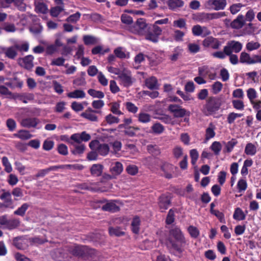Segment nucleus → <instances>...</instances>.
I'll return each mask as SVG.
<instances>
[{
  "instance_id": "29",
  "label": "nucleus",
  "mask_w": 261,
  "mask_h": 261,
  "mask_svg": "<svg viewBox=\"0 0 261 261\" xmlns=\"http://www.w3.org/2000/svg\"><path fill=\"white\" fill-rule=\"evenodd\" d=\"M240 61L242 63H246L247 64H252L255 63L254 59H252L249 54L245 52H242L241 54Z\"/></svg>"
},
{
  "instance_id": "36",
  "label": "nucleus",
  "mask_w": 261,
  "mask_h": 261,
  "mask_svg": "<svg viewBox=\"0 0 261 261\" xmlns=\"http://www.w3.org/2000/svg\"><path fill=\"white\" fill-rule=\"evenodd\" d=\"M65 10L64 5L56 6L49 10L50 14L52 17H57L59 14Z\"/></svg>"
},
{
  "instance_id": "15",
  "label": "nucleus",
  "mask_w": 261,
  "mask_h": 261,
  "mask_svg": "<svg viewBox=\"0 0 261 261\" xmlns=\"http://www.w3.org/2000/svg\"><path fill=\"white\" fill-rule=\"evenodd\" d=\"M86 246H75L69 248V252L74 256L85 257Z\"/></svg>"
},
{
  "instance_id": "2",
  "label": "nucleus",
  "mask_w": 261,
  "mask_h": 261,
  "mask_svg": "<svg viewBox=\"0 0 261 261\" xmlns=\"http://www.w3.org/2000/svg\"><path fill=\"white\" fill-rule=\"evenodd\" d=\"M221 106L219 99L215 97H209L202 109L203 113L206 116L211 115L217 111Z\"/></svg>"
},
{
  "instance_id": "46",
  "label": "nucleus",
  "mask_w": 261,
  "mask_h": 261,
  "mask_svg": "<svg viewBox=\"0 0 261 261\" xmlns=\"http://www.w3.org/2000/svg\"><path fill=\"white\" fill-rule=\"evenodd\" d=\"M188 49L189 51L191 54H196L199 51L200 46L195 43H189L188 44Z\"/></svg>"
},
{
  "instance_id": "33",
  "label": "nucleus",
  "mask_w": 261,
  "mask_h": 261,
  "mask_svg": "<svg viewBox=\"0 0 261 261\" xmlns=\"http://www.w3.org/2000/svg\"><path fill=\"white\" fill-rule=\"evenodd\" d=\"M34 95L33 93H23L17 94V99L22 101L23 102L26 103L29 101L33 100Z\"/></svg>"
},
{
  "instance_id": "39",
  "label": "nucleus",
  "mask_w": 261,
  "mask_h": 261,
  "mask_svg": "<svg viewBox=\"0 0 261 261\" xmlns=\"http://www.w3.org/2000/svg\"><path fill=\"white\" fill-rule=\"evenodd\" d=\"M216 127L212 123H210L205 130V139L209 140L215 137Z\"/></svg>"
},
{
  "instance_id": "11",
  "label": "nucleus",
  "mask_w": 261,
  "mask_h": 261,
  "mask_svg": "<svg viewBox=\"0 0 261 261\" xmlns=\"http://www.w3.org/2000/svg\"><path fill=\"white\" fill-rule=\"evenodd\" d=\"M192 33L194 36L205 37L211 34V31L205 26L200 25H194L192 29Z\"/></svg>"
},
{
  "instance_id": "50",
  "label": "nucleus",
  "mask_w": 261,
  "mask_h": 261,
  "mask_svg": "<svg viewBox=\"0 0 261 261\" xmlns=\"http://www.w3.org/2000/svg\"><path fill=\"white\" fill-rule=\"evenodd\" d=\"M216 155H218L222 149V145L219 142H214L210 147Z\"/></svg>"
},
{
  "instance_id": "9",
  "label": "nucleus",
  "mask_w": 261,
  "mask_h": 261,
  "mask_svg": "<svg viewBox=\"0 0 261 261\" xmlns=\"http://www.w3.org/2000/svg\"><path fill=\"white\" fill-rule=\"evenodd\" d=\"M202 45L205 47H211L214 49H218L221 46V43L218 39L210 36L203 40Z\"/></svg>"
},
{
  "instance_id": "27",
  "label": "nucleus",
  "mask_w": 261,
  "mask_h": 261,
  "mask_svg": "<svg viewBox=\"0 0 261 261\" xmlns=\"http://www.w3.org/2000/svg\"><path fill=\"white\" fill-rule=\"evenodd\" d=\"M103 169V167L101 164H93L90 169L91 173L94 176H99L101 174Z\"/></svg>"
},
{
  "instance_id": "32",
  "label": "nucleus",
  "mask_w": 261,
  "mask_h": 261,
  "mask_svg": "<svg viewBox=\"0 0 261 261\" xmlns=\"http://www.w3.org/2000/svg\"><path fill=\"white\" fill-rule=\"evenodd\" d=\"M0 198L4 200V202L6 203V207H12V200L11 198V194L9 192H4L0 196Z\"/></svg>"
},
{
  "instance_id": "34",
  "label": "nucleus",
  "mask_w": 261,
  "mask_h": 261,
  "mask_svg": "<svg viewBox=\"0 0 261 261\" xmlns=\"http://www.w3.org/2000/svg\"><path fill=\"white\" fill-rule=\"evenodd\" d=\"M145 85L150 89H157L158 88V80L154 76H151L147 79L145 81Z\"/></svg>"
},
{
  "instance_id": "22",
  "label": "nucleus",
  "mask_w": 261,
  "mask_h": 261,
  "mask_svg": "<svg viewBox=\"0 0 261 261\" xmlns=\"http://www.w3.org/2000/svg\"><path fill=\"white\" fill-rule=\"evenodd\" d=\"M71 145L73 148L71 151L74 155H80L83 153L86 148L85 145L83 143L75 144L72 143Z\"/></svg>"
},
{
  "instance_id": "7",
  "label": "nucleus",
  "mask_w": 261,
  "mask_h": 261,
  "mask_svg": "<svg viewBox=\"0 0 261 261\" xmlns=\"http://www.w3.org/2000/svg\"><path fill=\"white\" fill-rule=\"evenodd\" d=\"M226 5V0H208L204 4L207 9L216 11L224 10Z\"/></svg>"
},
{
  "instance_id": "8",
  "label": "nucleus",
  "mask_w": 261,
  "mask_h": 261,
  "mask_svg": "<svg viewBox=\"0 0 261 261\" xmlns=\"http://www.w3.org/2000/svg\"><path fill=\"white\" fill-rule=\"evenodd\" d=\"M242 44L236 41H230L227 42V45L224 47L223 50L226 55H230L232 52L238 53L242 48Z\"/></svg>"
},
{
  "instance_id": "28",
  "label": "nucleus",
  "mask_w": 261,
  "mask_h": 261,
  "mask_svg": "<svg viewBox=\"0 0 261 261\" xmlns=\"http://www.w3.org/2000/svg\"><path fill=\"white\" fill-rule=\"evenodd\" d=\"M34 57L32 55H28L22 59V65L27 69L30 70L33 67Z\"/></svg>"
},
{
  "instance_id": "45",
  "label": "nucleus",
  "mask_w": 261,
  "mask_h": 261,
  "mask_svg": "<svg viewBox=\"0 0 261 261\" xmlns=\"http://www.w3.org/2000/svg\"><path fill=\"white\" fill-rule=\"evenodd\" d=\"M145 39L152 42L156 43L159 40V37L150 30L145 34Z\"/></svg>"
},
{
  "instance_id": "26",
  "label": "nucleus",
  "mask_w": 261,
  "mask_h": 261,
  "mask_svg": "<svg viewBox=\"0 0 261 261\" xmlns=\"http://www.w3.org/2000/svg\"><path fill=\"white\" fill-rule=\"evenodd\" d=\"M67 96L70 98H84L86 93L83 90L77 89L67 93Z\"/></svg>"
},
{
  "instance_id": "57",
  "label": "nucleus",
  "mask_w": 261,
  "mask_h": 261,
  "mask_svg": "<svg viewBox=\"0 0 261 261\" xmlns=\"http://www.w3.org/2000/svg\"><path fill=\"white\" fill-rule=\"evenodd\" d=\"M190 157L191 158V163L193 165H195L199 157V153L195 149H192L190 152Z\"/></svg>"
},
{
  "instance_id": "4",
  "label": "nucleus",
  "mask_w": 261,
  "mask_h": 261,
  "mask_svg": "<svg viewBox=\"0 0 261 261\" xmlns=\"http://www.w3.org/2000/svg\"><path fill=\"white\" fill-rule=\"evenodd\" d=\"M89 147L91 150H95L98 154L105 156L107 155L109 152V146L107 144H100L99 142L97 140H93L89 143Z\"/></svg>"
},
{
  "instance_id": "25",
  "label": "nucleus",
  "mask_w": 261,
  "mask_h": 261,
  "mask_svg": "<svg viewBox=\"0 0 261 261\" xmlns=\"http://www.w3.org/2000/svg\"><path fill=\"white\" fill-rule=\"evenodd\" d=\"M119 209V207L113 201H107L102 206V210L112 212L118 211Z\"/></svg>"
},
{
  "instance_id": "59",
  "label": "nucleus",
  "mask_w": 261,
  "mask_h": 261,
  "mask_svg": "<svg viewBox=\"0 0 261 261\" xmlns=\"http://www.w3.org/2000/svg\"><path fill=\"white\" fill-rule=\"evenodd\" d=\"M173 26L180 29L185 28L186 26V20L183 18L174 20L173 22Z\"/></svg>"
},
{
  "instance_id": "41",
  "label": "nucleus",
  "mask_w": 261,
  "mask_h": 261,
  "mask_svg": "<svg viewBox=\"0 0 261 261\" xmlns=\"http://www.w3.org/2000/svg\"><path fill=\"white\" fill-rule=\"evenodd\" d=\"M233 218L234 219L239 221L244 220L246 218V216L243 211L240 208L238 207L234 211Z\"/></svg>"
},
{
  "instance_id": "64",
  "label": "nucleus",
  "mask_w": 261,
  "mask_h": 261,
  "mask_svg": "<svg viewBox=\"0 0 261 261\" xmlns=\"http://www.w3.org/2000/svg\"><path fill=\"white\" fill-rule=\"evenodd\" d=\"M97 79L99 83L103 86L108 85V80L101 71H100L97 75Z\"/></svg>"
},
{
  "instance_id": "53",
  "label": "nucleus",
  "mask_w": 261,
  "mask_h": 261,
  "mask_svg": "<svg viewBox=\"0 0 261 261\" xmlns=\"http://www.w3.org/2000/svg\"><path fill=\"white\" fill-rule=\"evenodd\" d=\"M153 132L156 134H161L164 130V127L159 123H156L151 126Z\"/></svg>"
},
{
  "instance_id": "62",
  "label": "nucleus",
  "mask_w": 261,
  "mask_h": 261,
  "mask_svg": "<svg viewBox=\"0 0 261 261\" xmlns=\"http://www.w3.org/2000/svg\"><path fill=\"white\" fill-rule=\"evenodd\" d=\"M243 116L242 114L235 113L234 112L230 113L227 117V122L229 124L232 123L236 118L241 117Z\"/></svg>"
},
{
  "instance_id": "63",
  "label": "nucleus",
  "mask_w": 261,
  "mask_h": 261,
  "mask_svg": "<svg viewBox=\"0 0 261 261\" xmlns=\"http://www.w3.org/2000/svg\"><path fill=\"white\" fill-rule=\"evenodd\" d=\"M237 187L239 192L245 191L247 187L246 180L244 179H240L238 182Z\"/></svg>"
},
{
  "instance_id": "42",
  "label": "nucleus",
  "mask_w": 261,
  "mask_h": 261,
  "mask_svg": "<svg viewBox=\"0 0 261 261\" xmlns=\"http://www.w3.org/2000/svg\"><path fill=\"white\" fill-rule=\"evenodd\" d=\"M88 93L94 98H102L105 96L104 93L100 91H97L93 89L88 90Z\"/></svg>"
},
{
  "instance_id": "10",
  "label": "nucleus",
  "mask_w": 261,
  "mask_h": 261,
  "mask_svg": "<svg viewBox=\"0 0 261 261\" xmlns=\"http://www.w3.org/2000/svg\"><path fill=\"white\" fill-rule=\"evenodd\" d=\"M198 74L204 77L208 76L209 79L214 80L216 78V73L212 68L207 66H203L198 68Z\"/></svg>"
},
{
  "instance_id": "43",
  "label": "nucleus",
  "mask_w": 261,
  "mask_h": 261,
  "mask_svg": "<svg viewBox=\"0 0 261 261\" xmlns=\"http://www.w3.org/2000/svg\"><path fill=\"white\" fill-rule=\"evenodd\" d=\"M109 231L111 236L120 237L124 234V232L119 227H110Z\"/></svg>"
},
{
  "instance_id": "58",
  "label": "nucleus",
  "mask_w": 261,
  "mask_h": 261,
  "mask_svg": "<svg viewBox=\"0 0 261 261\" xmlns=\"http://www.w3.org/2000/svg\"><path fill=\"white\" fill-rule=\"evenodd\" d=\"M260 45L258 42L250 41L247 43L246 49L249 51L257 49Z\"/></svg>"
},
{
  "instance_id": "12",
  "label": "nucleus",
  "mask_w": 261,
  "mask_h": 261,
  "mask_svg": "<svg viewBox=\"0 0 261 261\" xmlns=\"http://www.w3.org/2000/svg\"><path fill=\"white\" fill-rule=\"evenodd\" d=\"M95 113H101L100 111L93 110L91 108H88L84 112L81 114V116L90 121L96 122L98 121V118Z\"/></svg>"
},
{
  "instance_id": "38",
  "label": "nucleus",
  "mask_w": 261,
  "mask_h": 261,
  "mask_svg": "<svg viewBox=\"0 0 261 261\" xmlns=\"http://www.w3.org/2000/svg\"><path fill=\"white\" fill-rule=\"evenodd\" d=\"M140 219L138 217H135L132 220L131 223L132 230L136 234L140 231Z\"/></svg>"
},
{
  "instance_id": "52",
  "label": "nucleus",
  "mask_w": 261,
  "mask_h": 261,
  "mask_svg": "<svg viewBox=\"0 0 261 261\" xmlns=\"http://www.w3.org/2000/svg\"><path fill=\"white\" fill-rule=\"evenodd\" d=\"M138 120L142 123L149 122L151 120V116L149 114L145 113H140L138 115Z\"/></svg>"
},
{
  "instance_id": "47",
  "label": "nucleus",
  "mask_w": 261,
  "mask_h": 261,
  "mask_svg": "<svg viewBox=\"0 0 261 261\" xmlns=\"http://www.w3.org/2000/svg\"><path fill=\"white\" fill-rule=\"evenodd\" d=\"M111 112L116 115H120L122 114L121 111L119 110L120 104L118 102H114L111 103Z\"/></svg>"
},
{
  "instance_id": "48",
  "label": "nucleus",
  "mask_w": 261,
  "mask_h": 261,
  "mask_svg": "<svg viewBox=\"0 0 261 261\" xmlns=\"http://www.w3.org/2000/svg\"><path fill=\"white\" fill-rule=\"evenodd\" d=\"M110 49L109 48L103 49L102 46L100 45L96 46L92 49V53L93 55H97L98 54L103 55L105 53H108Z\"/></svg>"
},
{
  "instance_id": "54",
  "label": "nucleus",
  "mask_w": 261,
  "mask_h": 261,
  "mask_svg": "<svg viewBox=\"0 0 261 261\" xmlns=\"http://www.w3.org/2000/svg\"><path fill=\"white\" fill-rule=\"evenodd\" d=\"M17 137L23 140H27L32 137V135L28 130H20L18 134Z\"/></svg>"
},
{
  "instance_id": "56",
  "label": "nucleus",
  "mask_w": 261,
  "mask_h": 261,
  "mask_svg": "<svg viewBox=\"0 0 261 261\" xmlns=\"http://www.w3.org/2000/svg\"><path fill=\"white\" fill-rule=\"evenodd\" d=\"M188 230L192 238H197L199 236L200 232L198 229L194 226H190Z\"/></svg>"
},
{
  "instance_id": "20",
  "label": "nucleus",
  "mask_w": 261,
  "mask_h": 261,
  "mask_svg": "<svg viewBox=\"0 0 261 261\" xmlns=\"http://www.w3.org/2000/svg\"><path fill=\"white\" fill-rule=\"evenodd\" d=\"M167 4L169 9L175 11L182 7L184 5V2L182 0H168Z\"/></svg>"
},
{
  "instance_id": "51",
  "label": "nucleus",
  "mask_w": 261,
  "mask_h": 261,
  "mask_svg": "<svg viewBox=\"0 0 261 261\" xmlns=\"http://www.w3.org/2000/svg\"><path fill=\"white\" fill-rule=\"evenodd\" d=\"M247 96L249 99L250 102L255 100L257 97V92L255 89L250 88L247 90Z\"/></svg>"
},
{
  "instance_id": "14",
  "label": "nucleus",
  "mask_w": 261,
  "mask_h": 261,
  "mask_svg": "<svg viewBox=\"0 0 261 261\" xmlns=\"http://www.w3.org/2000/svg\"><path fill=\"white\" fill-rule=\"evenodd\" d=\"M175 167L168 163H164L161 166V169L164 172V176L167 178H171L172 177V173Z\"/></svg>"
},
{
  "instance_id": "60",
  "label": "nucleus",
  "mask_w": 261,
  "mask_h": 261,
  "mask_svg": "<svg viewBox=\"0 0 261 261\" xmlns=\"http://www.w3.org/2000/svg\"><path fill=\"white\" fill-rule=\"evenodd\" d=\"M81 16V14L80 12H77L75 13L70 15L66 19V21L68 22H71V23H75L76 21H77L79 20Z\"/></svg>"
},
{
  "instance_id": "37",
  "label": "nucleus",
  "mask_w": 261,
  "mask_h": 261,
  "mask_svg": "<svg viewBox=\"0 0 261 261\" xmlns=\"http://www.w3.org/2000/svg\"><path fill=\"white\" fill-rule=\"evenodd\" d=\"M225 145V148L223 150L224 152L229 153L232 151L233 147L238 144V141L236 139H232L228 142H223Z\"/></svg>"
},
{
  "instance_id": "17",
  "label": "nucleus",
  "mask_w": 261,
  "mask_h": 261,
  "mask_svg": "<svg viewBox=\"0 0 261 261\" xmlns=\"http://www.w3.org/2000/svg\"><path fill=\"white\" fill-rule=\"evenodd\" d=\"M39 122V120L36 118H27L22 119L20 122V124L23 127H35Z\"/></svg>"
},
{
  "instance_id": "13",
  "label": "nucleus",
  "mask_w": 261,
  "mask_h": 261,
  "mask_svg": "<svg viewBox=\"0 0 261 261\" xmlns=\"http://www.w3.org/2000/svg\"><path fill=\"white\" fill-rule=\"evenodd\" d=\"M34 6L35 11L37 13L45 14L48 12V6L42 0H34Z\"/></svg>"
},
{
  "instance_id": "21",
  "label": "nucleus",
  "mask_w": 261,
  "mask_h": 261,
  "mask_svg": "<svg viewBox=\"0 0 261 261\" xmlns=\"http://www.w3.org/2000/svg\"><path fill=\"white\" fill-rule=\"evenodd\" d=\"M244 17L243 15H239L236 19L231 23V28L236 29L242 28L245 23Z\"/></svg>"
},
{
  "instance_id": "23",
  "label": "nucleus",
  "mask_w": 261,
  "mask_h": 261,
  "mask_svg": "<svg viewBox=\"0 0 261 261\" xmlns=\"http://www.w3.org/2000/svg\"><path fill=\"white\" fill-rule=\"evenodd\" d=\"M52 256L57 261H62L67 258V254L63 252V249L59 248L54 251L52 253Z\"/></svg>"
},
{
  "instance_id": "18",
  "label": "nucleus",
  "mask_w": 261,
  "mask_h": 261,
  "mask_svg": "<svg viewBox=\"0 0 261 261\" xmlns=\"http://www.w3.org/2000/svg\"><path fill=\"white\" fill-rule=\"evenodd\" d=\"M170 204V197L163 195L159 198V205L162 211L168 208Z\"/></svg>"
},
{
  "instance_id": "6",
  "label": "nucleus",
  "mask_w": 261,
  "mask_h": 261,
  "mask_svg": "<svg viewBox=\"0 0 261 261\" xmlns=\"http://www.w3.org/2000/svg\"><path fill=\"white\" fill-rule=\"evenodd\" d=\"M117 79L119 80L120 84L125 87L132 86L135 81L132 77L131 72L126 69L123 70Z\"/></svg>"
},
{
  "instance_id": "44",
  "label": "nucleus",
  "mask_w": 261,
  "mask_h": 261,
  "mask_svg": "<svg viewBox=\"0 0 261 261\" xmlns=\"http://www.w3.org/2000/svg\"><path fill=\"white\" fill-rule=\"evenodd\" d=\"M42 30L43 27L39 23L35 24L30 28V32L35 35L40 34Z\"/></svg>"
},
{
  "instance_id": "5",
  "label": "nucleus",
  "mask_w": 261,
  "mask_h": 261,
  "mask_svg": "<svg viewBox=\"0 0 261 261\" xmlns=\"http://www.w3.org/2000/svg\"><path fill=\"white\" fill-rule=\"evenodd\" d=\"M147 24L143 18L138 19L136 23L130 27V32L135 34L143 35L145 34Z\"/></svg>"
},
{
  "instance_id": "31",
  "label": "nucleus",
  "mask_w": 261,
  "mask_h": 261,
  "mask_svg": "<svg viewBox=\"0 0 261 261\" xmlns=\"http://www.w3.org/2000/svg\"><path fill=\"white\" fill-rule=\"evenodd\" d=\"M114 53L116 57L120 59H128L129 58V53L124 51L123 48L121 47L115 48L114 50Z\"/></svg>"
},
{
  "instance_id": "61",
  "label": "nucleus",
  "mask_w": 261,
  "mask_h": 261,
  "mask_svg": "<svg viewBox=\"0 0 261 261\" xmlns=\"http://www.w3.org/2000/svg\"><path fill=\"white\" fill-rule=\"evenodd\" d=\"M147 150L149 153L154 155H158L160 153L159 148L156 145H149L147 146Z\"/></svg>"
},
{
  "instance_id": "49",
  "label": "nucleus",
  "mask_w": 261,
  "mask_h": 261,
  "mask_svg": "<svg viewBox=\"0 0 261 261\" xmlns=\"http://www.w3.org/2000/svg\"><path fill=\"white\" fill-rule=\"evenodd\" d=\"M243 7V5L241 3L233 4L230 6L229 10L230 13L234 15L238 13Z\"/></svg>"
},
{
  "instance_id": "35",
  "label": "nucleus",
  "mask_w": 261,
  "mask_h": 261,
  "mask_svg": "<svg viewBox=\"0 0 261 261\" xmlns=\"http://www.w3.org/2000/svg\"><path fill=\"white\" fill-rule=\"evenodd\" d=\"M257 152V147L254 144L249 143L246 144L245 148V153L248 155H254Z\"/></svg>"
},
{
  "instance_id": "1",
  "label": "nucleus",
  "mask_w": 261,
  "mask_h": 261,
  "mask_svg": "<svg viewBox=\"0 0 261 261\" xmlns=\"http://www.w3.org/2000/svg\"><path fill=\"white\" fill-rule=\"evenodd\" d=\"M168 243L172 247L178 252H182L181 247L186 243L185 238L180 229L176 227L170 230Z\"/></svg>"
},
{
  "instance_id": "55",
  "label": "nucleus",
  "mask_w": 261,
  "mask_h": 261,
  "mask_svg": "<svg viewBox=\"0 0 261 261\" xmlns=\"http://www.w3.org/2000/svg\"><path fill=\"white\" fill-rule=\"evenodd\" d=\"M222 84L220 82H216L212 85V92L214 94L219 93L222 90Z\"/></svg>"
},
{
  "instance_id": "24",
  "label": "nucleus",
  "mask_w": 261,
  "mask_h": 261,
  "mask_svg": "<svg viewBox=\"0 0 261 261\" xmlns=\"http://www.w3.org/2000/svg\"><path fill=\"white\" fill-rule=\"evenodd\" d=\"M2 49L6 56L10 59H14L16 55V45L7 48H3Z\"/></svg>"
},
{
  "instance_id": "16",
  "label": "nucleus",
  "mask_w": 261,
  "mask_h": 261,
  "mask_svg": "<svg viewBox=\"0 0 261 261\" xmlns=\"http://www.w3.org/2000/svg\"><path fill=\"white\" fill-rule=\"evenodd\" d=\"M122 171L123 166L121 163L116 162L112 163L110 168V172L112 174L114 175L115 177L120 174Z\"/></svg>"
},
{
  "instance_id": "3",
  "label": "nucleus",
  "mask_w": 261,
  "mask_h": 261,
  "mask_svg": "<svg viewBox=\"0 0 261 261\" xmlns=\"http://www.w3.org/2000/svg\"><path fill=\"white\" fill-rule=\"evenodd\" d=\"M226 16L224 12H219L214 13H198L197 16V19L201 22H207L213 19H219Z\"/></svg>"
},
{
  "instance_id": "30",
  "label": "nucleus",
  "mask_w": 261,
  "mask_h": 261,
  "mask_svg": "<svg viewBox=\"0 0 261 261\" xmlns=\"http://www.w3.org/2000/svg\"><path fill=\"white\" fill-rule=\"evenodd\" d=\"M183 49L180 47H175L171 55L169 56V59L173 61H176L182 55Z\"/></svg>"
},
{
  "instance_id": "19",
  "label": "nucleus",
  "mask_w": 261,
  "mask_h": 261,
  "mask_svg": "<svg viewBox=\"0 0 261 261\" xmlns=\"http://www.w3.org/2000/svg\"><path fill=\"white\" fill-rule=\"evenodd\" d=\"M100 253L94 249L89 248L86 246L85 257L91 258L94 261L99 260Z\"/></svg>"
},
{
  "instance_id": "40",
  "label": "nucleus",
  "mask_w": 261,
  "mask_h": 261,
  "mask_svg": "<svg viewBox=\"0 0 261 261\" xmlns=\"http://www.w3.org/2000/svg\"><path fill=\"white\" fill-rule=\"evenodd\" d=\"M66 141L71 145L72 143L74 144L82 143V140L80 133L72 135L69 139L66 140Z\"/></svg>"
}]
</instances>
